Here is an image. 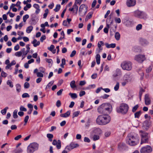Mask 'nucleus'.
I'll list each match as a JSON object with an SVG mask.
<instances>
[{
	"label": "nucleus",
	"mask_w": 153,
	"mask_h": 153,
	"mask_svg": "<svg viewBox=\"0 0 153 153\" xmlns=\"http://www.w3.org/2000/svg\"><path fill=\"white\" fill-rule=\"evenodd\" d=\"M112 108L111 105L108 103L102 104L97 108L98 112L100 114H104L109 113Z\"/></svg>",
	"instance_id": "nucleus-1"
},
{
	"label": "nucleus",
	"mask_w": 153,
	"mask_h": 153,
	"mask_svg": "<svg viewBox=\"0 0 153 153\" xmlns=\"http://www.w3.org/2000/svg\"><path fill=\"white\" fill-rule=\"evenodd\" d=\"M111 117L108 115L103 114L99 115L97 117L96 122L97 124L100 125H105L110 122Z\"/></svg>",
	"instance_id": "nucleus-2"
},
{
	"label": "nucleus",
	"mask_w": 153,
	"mask_h": 153,
	"mask_svg": "<svg viewBox=\"0 0 153 153\" xmlns=\"http://www.w3.org/2000/svg\"><path fill=\"white\" fill-rule=\"evenodd\" d=\"M139 138L137 136H135L132 133H130L128 135L126 139V142L129 145L134 146L139 143Z\"/></svg>",
	"instance_id": "nucleus-3"
},
{
	"label": "nucleus",
	"mask_w": 153,
	"mask_h": 153,
	"mask_svg": "<svg viewBox=\"0 0 153 153\" xmlns=\"http://www.w3.org/2000/svg\"><path fill=\"white\" fill-rule=\"evenodd\" d=\"M128 105L125 103L120 104L119 107L117 108V111L118 113H121L123 114H125L128 112Z\"/></svg>",
	"instance_id": "nucleus-4"
},
{
	"label": "nucleus",
	"mask_w": 153,
	"mask_h": 153,
	"mask_svg": "<svg viewBox=\"0 0 153 153\" xmlns=\"http://www.w3.org/2000/svg\"><path fill=\"white\" fill-rule=\"evenodd\" d=\"M140 136L141 137L140 144L148 143L149 138V134L142 130L140 131Z\"/></svg>",
	"instance_id": "nucleus-5"
},
{
	"label": "nucleus",
	"mask_w": 153,
	"mask_h": 153,
	"mask_svg": "<svg viewBox=\"0 0 153 153\" xmlns=\"http://www.w3.org/2000/svg\"><path fill=\"white\" fill-rule=\"evenodd\" d=\"M39 145L36 143H33L30 144L27 148L28 153H33L38 148Z\"/></svg>",
	"instance_id": "nucleus-6"
},
{
	"label": "nucleus",
	"mask_w": 153,
	"mask_h": 153,
	"mask_svg": "<svg viewBox=\"0 0 153 153\" xmlns=\"http://www.w3.org/2000/svg\"><path fill=\"white\" fill-rule=\"evenodd\" d=\"M131 63L130 62L124 61L121 64L123 69L127 71H130L131 69Z\"/></svg>",
	"instance_id": "nucleus-7"
},
{
	"label": "nucleus",
	"mask_w": 153,
	"mask_h": 153,
	"mask_svg": "<svg viewBox=\"0 0 153 153\" xmlns=\"http://www.w3.org/2000/svg\"><path fill=\"white\" fill-rule=\"evenodd\" d=\"M134 16L138 18L144 19L146 17L147 15L143 12L137 10L134 11Z\"/></svg>",
	"instance_id": "nucleus-8"
},
{
	"label": "nucleus",
	"mask_w": 153,
	"mask_h": 153,
	"mask_svg": "<svg viewBox=\"0 0 153 153\" xmlns=\"http://www.w3.org/2000/svg\"><path fill=\"white\" fill-rule=\"evenodd\" d=\"M152 151V147L149 145H146L141 148L140 150V153H150Z\"/></svg>",
	"instance_id": "nucleus-9"
},
{
	"label": "nucleus",
	"mask_w": 153,
	"mask_h": 153,
	"mask_svg": "<svg viewBox=\"0 0 153 153\" xmlns=\"http://www.w3.org/2000/svg\"><path fill=\"white\" fill-rule=\"evenodd\" d=\"M135 60L140 63H142L146 59L145 55H138L135 56Z\"/></svg>",
	"instance_id": "nucleus-10"
},
{
	"label": "nucleus",
	"mask_w": 153,
	"mask_h": 153,
	"mask_svg": "<svg viewBox=\"0 0 153 153\" xmlns=\"http://www.w3.org/2000/svg\"><path fill=\"white\" fill-rule=\"evenodd\" d=\"M136 3V0H127L126 5L128 7L133 6Z\"/></svg>",
	"instance_id": "nucleus-11"
},
{
	"label": "nucleus",
	"mask_w": 153,
	"mask_h": 153,
	"mask_svg": "<svg viewBox=\"0 0 153 153\" xmlns=\"http://www.w3.org/2000/svg\"><path fill=\"white\" fill-rule=\"evenodd\" d=\"M52 144L55 146L56 145V148L58 149H59L61 148V141L60 140H58L57 141L56 140H54Z\"/></svg>",
	"instance_id": "nucleus-12"
},
{
	"label": "nucleus",
	"mask_w": 153,
	"mask_h": 153,
	"mask_svg": "<svg viewBox=\"0 0 153 153\" xmlns=\"http://www.w3.org/2000/svg\"><path fill=\"white\" fill-rule=\"evenodd\" d=\"M150 125V123L147 120L144 121L143 123V125L142 126L143 128V129L145 130H147Z\"/></svg>",
	"instance_id": "nucleus-13"
},
{
	"label": "nucleus",
	"mask_w": 153,
	"mask_h": 153,
	"mask_svg": "<svg viewBox=\"0 0 153 153\" xmlns=\"http://www.w3.org/2000/svg\"><path fill=\"white\" fill-rule=\"evenodd\" d=\"M78 7L76 5V3H75L74 5H73V7L72 8H70L69 9V11H73V12H74L75 11V13L77 14V13Z\"/></svg>",
	"instance_id": "nucleus-14"
},
{
	"label": "nucleus",
	"mask_w": 153,
	"mask_h": 153,
	"mask_svg": "<svg viewBox=\"0 0 153 153\" xmlns=\"http://www.w3.org/2000/svg\"><path fill=\"white\" fill-rule=\"evenodd\" d=\"M118 148L120 151H122L126 149V146L124 143H120L118 145Z\"/></svg>",
	"instance_id": "nucleus-15"
},
{
	"label": "nucleus",
	"mask_w": 153,
	"mask_h": 153,
	"mask_svg": "<svg viewBox=\"0 0 153 153\" xmlns=\"http://www.w3.org/2000/svg\"><path fill=\"white\" fill-rule=\"evenodd\" d=\"M145 104L146 105H149L150 104V100L149 97V95L148 94H146L145 95Z\"/></svg>",
	"instance_id": "nucleus-16"
},
{
	"label": "nucleus",
	"mask_w": 153,
	"mask_h": 153,
	"mask_svg": "<svg viewBox=\"0 0 153 153\" xmlns=\"http://www.w3.org/2000/svg\"><path fill=\"white\" fill-rule=\"evenodd\" d=\"M105 45L107 48H114L116 47V44L115 43H112L109 44L108 43H105Z\"/></svg>",
	"instance_id": "nucleus-17"
},
{
	"label": "nucleus",
	"mask_w": 153,
	"mask_h": 153,
	"mask_svg": "<svg viewBox=\"0 0 153 153\" xmlns=\"http://www.w3.org/2000/svg\"><path fill=\"white\" fill-rule=\"evenodd\" d=\"M70 113V111H68L65 113L60 114V116L62 117H67L69 116Z\"/></svg>",
	"instance_id": "nucleus-18"
},
{
	"label": "nucleus",
	"mask_w": 153,
	"mask_h": 153,
	"mask_svg": "<svg viewBox=\"0 0 153 153\" xmlns=\"http://www.w3.org/2000/svg\"><path fill=\"white\" fill-rule=\"evenodd\" d=\"M85 5L84 4H82L79 8V14L81 16H83L82 14V10L85 7Z\"/></svg>",
	"instance_id": "nucleus-19"
},
{
	"label": "nucleus",
	"mask_w": 153,
	"mask_h": 153,
	"mask_svg": "<svg viewBox=\"0 0 153 153\" xmlns=\"http://www.w3.org/2000/svg\"><path fill=\"white\" fill-rule=\"evenodd\" d=\"M32 43L33 44L34 47H36L37 46L39 45L40 42L39 41H37L36 39H34L33 41L32 42Z\"/></svg>",
	"instance_id": "nucleus-20"
},
{
	"label": "nucleus",
	"mask_w": 153,
	"mask_h": 153,
	"mask_svg": "<svg viewBox=\"0 0 153 153\" xmlns=\"http://www.w3.org/2000/svg\"><path fill=\"white\" fill-rule=\"evenodd\" d=\"M127 78V77L125 76L124 78V81L121 82L122 85L123 86H125L128 82V80L126 78Z\"/></svg>",
	"instance_id": "nucleus-21"
},
{
	"label": "nucleus",
	"mask_w": 153,
	"mask_h": 153,
	"mask_svg": "<svg viewBox=\"0 0 153 153\" xmlns=\"http://www.w3.org/2000/svg\"><path fill=\"white\" fill-rule=\"evenodd\" d=\"M100 54H97L96 55V59L97 63V64L99 65L100 63Z\"/></svg>",
	"instance_id": "nucleus-22"
},
{
	"label": "nucleus",
	"mask_w": 153,
	"mask_h": 153,
	"mask_svg": "<svg viewBox=\"0 0 153 153\" xmlns=\"http://www.w3.org/2000/svg\"><path fill=\"white\" fill-rule=\"evenodd\" d=\"M75 83V81L74 80H73L70 82V85L72 89H74V88L76 87V85Z\"/></svg>",
	"instance_id": "nucleus-23"
},
{
	"label": "nucleus",
	"mask_w": 153,
	"mask_h": 153,
	"mask_svg": "<svg viewBox=\"0 0 153 153\" xmlns=\"http://www.w3.org/2000/svg\"><path fill=\"white\" fill-rule=\"evenodd\" d=\"M69 95L70 96L71 98L73 99H75L77 98V96L76 93H70Z\"/></svg>",
	"instance_id": "nucleus-24"
},
{
	"label": "nucleus",
	"mask_w": 153,
	"mask_h": 153,
	"mask_svg": "<svg viewBox=\"0 0 153 153\" xmlns=\"http://www.w3.org/2000/svg\"><path fill=\"white\" fill-rule=\"evenodd\" d=\"M70 145L72 148V149H74V148H76L78 146H79V145L77 143H74L73 142H71L70 144Z\"/></svg>",
	"instance_id": "nucleus-25"
},
{
	"label": "nucleus",
	"mask_w": 153,
	"mask_h": 153,
	"mask_svg": "<svg viewBox=\"0 0 153 153\" xmlns=\"http://www.w3.org/2000/svg\"><path fill=\"white\" fill-rule=\"evenodd\" d=\"M47 137L49 139V140L51 142L52 141V138L53 137V134H47Z\"/></svg>",
	"instance_id": "nucleus-26"
},
{
	"label": "nucleus",
	"mask_w": 153,
	"mask_h": 153,
	"mask_svg": "<svg viewBox=\"0 0 153 153\" xmlns=\"http://www.w3.org/2000/svg\"><path fill=\"white\" fill-rule=\"evenodd\" d=\"M115 37L117 40H119L120 38V35L118 32H116L115 34Z\"/></svg>",
	"instance_id": "nucleus-27"
},
{
	"label": "nucleus",
	"mask_w": 153,
	"mask_h": 153,
	"mask_svg": "<svg viewBox=\"0 0 153 153\" xmlns=\"http://www.w3.org/2000/svg\"><path fill=\"white\" fill-rule=\"evenodd\" d=\"M33 29V27L32 26H30L28 27L26 29V32L28 33H29L31 32Z\"/></svg>",
	"instance_id": "nucleus-28"
},
{
	"label": "nucleus",
	"mask_w": 153,
	"mask_h": 153,
	"mask_svg": "<svg viewBox=\"0 0 153 153\" xmlns=\"http://www.w3.org/2000/svg\"><path fill=\"white\" fill-rule=\"evenodd\" d=\"M141 113V111H138L134 114V117L136 118H139Z\"/></svg>",
	"instance_id": "nucleus-29"
},
{
	"label": "nucleus",
	"mask_w": 153,
	"mask_h": 153,
	"mask_svg": "<svg viewBox=\"0 0 153 153\" xmlns=\"http://www.w3.org/2000/svg\"><path fill=\"white\" fill-rule=\"evenodd\" d=\"M145 91L143 88H141L140 90L139 93V96L140 100H141V97L143 93Z\"/></svg>",
	"instance_id": "nucleus-30"
},
{
	"label": "nucleus",
	"mask_w": 153,
	"mask_h": 153,
	"mask_svg": "<svg viewBox=\"0 0 153 153\" xmlns=\"http://www.w3.org/2000/svg\"><path fill=\"white\" fill-rule=\"evenodd\" d=\"M17 109H16L13 112V118L15 119L17 118L18 117V116L17 115Z\"/></svg>",
	"instance_id": "nucleus-31"
},
{
	"label": "nucleus",
	"mask_w": 153,
	"mask_h": 153,
	"mask_svg": "<svg viewBox=\"0 0 153 153\" xmlns=\"http://www.w3.org/2000/svg\"><path fill=\"white\" fill-rule=\"evenodd\" d=\"M140 43L142 45L146 44L147 43V42L146 40L143 39H140Z\"/></svg>",
	"instance_id": "nucleus-32"
},
{
	"label": "nucleus",
	"mask_w": 153,
	"mask_h": 153,
	"mask_svg": "<svg viewBox=\"0 0 153 153\" xmlns=\"http://www.w3.org/2000/svg\"><path fill=\"white\" fill-rule=\"evenodd\" d=\"M8 109V107H6L3 109L2 110H1V113L3 115L5 114L6 113L7 110Z\"/></svg>",
	"instance_id": "nucleus-33"
},
{
	"label": "nucleus",
	"mask_w": 153,
	"mask_h": 153,
	"mask_svg": "<svg viewBox=\"0 0 153 153\" xmlns=\"http://www.w3.org/2000/svg\"><path fill=\"white\" fill-rule=\"evenodd\" d=\"M53 81H51L49 82L46 86V89L50 88L51 86L53 84Z\"/></svg>",
	"instance_id": "nucleus-34"
},
{
	"label": "nucleus",
	"mask_w": 153,
	"mask_h": 153,
	"mask_svg": "<svg viewBox=\"0 0 153 153\" xmlns=\"http://www.w3.org/2000/svg\"><path fill=\"white\" fill-rule=\"evenodd\" d=\"M60 8V4H57L55 8L54 9V10L56 12H57L59 10Z\"/></svg>",
	"instance_id": "nucleus-35"
},
{
	"label": "nucleus",
	"mask_w": 153,
	"mask_h": 153,
	"mask_svg": "<svg viewBox=\"0 0 153 153\" xmlns=\"http://www.w3.org/2000/svg\"><path fill=\"white\" fill-rule=\"evenodd\" d=\"M80 111H79L74 112L73 113L72 118H74L75 117H77Z\"/></svg>",
	"instance_id": "nucleus-36"
},
{
	"label": "nucleus",
	"mask_w": 153,
	"mask_h": 153,
	"mask_svg": "<svg viewBox=\"0 0 153 153\" xmlns=\"http://www.w3.org/2000/svg\"><path fill=\"white\" fill-rule=\"evenodd\" d=\"M16 89L17 91L19 92L20 91L21 86L19 84H18L16 85Z\"/></svg>",
	"instance_id": "nucleus-37"
},
{
	"label": "nucleus",
	"mask_w": 153,
	"mask_h": 153,
	"mask_svg": "<svg viewBox=\"0 0 153 153\" xmlns=\"http://www.w3.org/2000/svg\"><path fill=\"white\" fill-rule=\"evenodd\" d=\"M119 83L118 82H117L116 85H115L114 88V89L115 91H117L119 88Z\"/></svg>",
	"instance_id": "nucleus-38"
},
{
	"label": "nucleus",
	"mask_w": 153,
	"mask_h": 153,
	"mask_svg": "<svg viewBox=\"0 0 153 153\" xmlns=\"http://www.w3.org/2000/svg\"><path fill=\"white\" fill-rule=\"evenodd\" d=\"M139 107V105L138 104L136 105L132 108V112H134Z\"/></svg>",
	"instance_id": "nucleus-39"
},
{
	"label": "nucleus",
	"mask_w": 153,
	"mask_h": 153,
	"mask_svg": "<svg viewBox=\"0 0 153 153\" xmlns=\"http://www.w3.org/2000/svg\"><path fill=\"white\" fill-rule=\"evenodd\" d=\"M29 17V16L28 14H26L23 16V19L24 22H25L27 19Z\"/></svg>",
	"instance_id": "nucleus-40"
},
{
	"label": "nucleus",
	"mask_w": 153,
	"mask_h": 153,
	"mask_svg": "<svg viewBox=\"0 0 153 153\" xmlns=\"http://www.w3.org/2000/svg\"><path fill=\"white\" fill-rule=\"evenodd\" d=\"M142 27V25L141 24L138 25L136 27V29L137 30H139L141 29Z\"/></svg>",
	"instance_id": "nucleus-41"
},
{
	"label": "nucleus",
	"mask_w": 153,
	"mask_h": 153,
	"mask_svg": "<svg viewBox=\"0 0 153 153\" xmlns=\"http://www.w3.org/2000/svg\"><path fill=\"white\" fill-rule=\"evenodd\" d=\"M100 138V137L98 135H94L93 137V140L94 141L97 140Z\"/></svg>",
	"instance_id": "nucleus-42"
},
{
	"label": "nucleus",
	"mask_w": 153,
	"mask_h": 153,
	"mask_svg": "<svg viewBox=\"0 0 153 153\" xmlns=\"http://www.w3.org/2000/svg\"><path fill=\"white\" fill-rule=\"evenodd\" d=\"M152 68V66L150 65L146 69V72L147 73H149L151 71Z\"/></svg>",
	"instance_id": "nucleus-43"
},
{
	"label": "nucleus",
	"mask_w": 153,
	"mask_h": 153,
	"mask_svg": "<svg viewBox=\"0 0 153 153\" xmlns=\"http://www.w3.org/2000/svg\"><path fill=\"white\" fill-rule=\"evenodd\" d=\"M15 55L17 56L20 57L22 55V52L18 51L16 52L15 53Z\"/></svg>",
	"instance_id": "nucleus-44"
},
{
	"label": "nucleus",
	"mask_w": 153,
	"mask_h": 153,
	"mask_svg": "<svg viewBox=\"0 0 153 153\" xmlns=\"http://www.w3.org/2000/svg\"><path fill=\"white\" fill-rule=\"evenodd\" d=\"M91 122V120L90 119H88L87 121L85 124V126L87 127H89L90 126V123Z\"/></svg>",
	"instance_id": "nucleus-45"
},
{
	"label": "nucleus",
	"mask_w": 153,
	"mask_h": 153,
	"mask_svg": "<svg viewBox=\"0 0 153 153\" xmlns=\"http://www.w3.org/2000/svg\"><path fill=\"white\" fill-rule=\"evenodd\" d=\"M115 21L116 23H120L121 22V20L120 18L116 17L115 18Z\"/></svg>",
	"instance_id": "nucleus-46"
},
{
	"label": "nucleus",
	"mask_w": 153,
	"mask_h": 153,
	"mask_svg": "<svg viewBox=\"0 0 153 153\" xmlns=\"http://www.w3.org/2000/svg\"><path fill=\"white\" fill-rule=\"evenodd\" d=\"M139 74L141 76L140 79H142L144 76V73L142 71H140L139 72Z\"/></svg>",
	"instance_id": "nucleus-47"
},
{
	"label": "nucleus",
	"mask_w": 153,
	"mask_h": 153,
	"mask_svg": "<svg viewBox=\"0 0 153 153\" xmlns=\"http://www.w3.org/2000/svg\"><path fill=\"white\" fill-rule=\"evenodd\" d=\"M22 97L23 98L29 97L30 95L27 93H25L22 95Z\"/></svg>",
	"instance_id": "nucleus-48"
},
{
	"label": "nucleus",
	"mask_w": 153,
	"mask_h": 153,
	"mask_svg": "<svg viewBox=\"0 0 153 153\" xmlns=\"http://www.w3.org/2000/svg\"><path fill=\"white\" fill-rule=\"evenodd\" d=\"M7 84L9 85L11 88H12L13 87V85L12 84V82L10 80H8L7 81Z\"/></svg>",
	"instance_id": "nucleus-49"
},
{
	"label": "nucleus",
	"mask_w": 153,
	"mask_h": 153,
	"mask_svg": "<svg viewBox=\"0 0 153 153\" xmlns=\"http://www.w3.org/2000/svg\"><path fill=\"white\" fill-rule=\"evenodd\" d=\"M37 77H43V74L40 72H38L37 73Z\"/></svg>",
	"instance_id": "nucleus-50"
},
{
	"label": "nucleus",
	"mask_w": 153,
	"mask_h": 153,
	"mask_svg": "<svg viewBox=\"0 0 153 153\" xmlns=\"http://www.w3.org/2000/svg\"><path fill=\"white\" fill-rule=\"evenodd\" d=\"M55 47L53 45H51L50 47L48 48V49L51 51H52L53 50L54 48Z\"/></svg>",
	"instance_id": "nucleus-51"
},
{
	"label": "nucleus",
	"mask_w": 153,
	"mask_h": 153,
	"mask_svg": "<svg viewBox=\"0 0 153 153\" xmlns=\"http://www.w3.org/2000/svg\"><path fill=\"white\" fill-rule=\"evenodd\" d=\"M85 48H83L81 49L80 51V53L82 55H85Z\"/></svg>",
	"instance_id": "nucleus-52"
},
{
	"label": "nucleus",
	"mask_w": 153,
	"mask_h": 153,
	"mask_svg": "<svg viewBox=\"0 0 153 153\" xmlns=\"http://www.w3.org/2000/svg\"><path fill=\"white\" fill-rule=\"evenodd\" d=\"M24 86L25 88H28L30 87V84L29 83L27 82H25L24 84Z\"/></svg>",
	"instance_id": "nucleus-53"
},
{
	"label": "nucleus",
	"mask_w": 153,
	"mask_h": 153,
	"mask_svg": "<svg viewBox=\"0 0 153 153\" xmlns=\"http://www.w3.org/2000/svg\"><path fill=\"white\" fill-rule=\"evenodd\" d=\"M46 37L45 36V35H43L40 38V41L41 42H42L44 40L46 39Z\"/></svg>",
	"instance_id": "nucleus-54"
},
{
	"label": "nucleus",
	"mask_w": 153,
	"mask_h": 153,
	"mask_svg": "<svg viewBox=\"0 0 153 153\" xmlns=\"http://www.w3.org/2000/svg\"><path fill=\"white\" fill-rule=\"evenodd\" d=\"M29 117L28 115H27L25 117V119H24V122L25 123V124H24V125H25L26 124V123H27L28 120L29 119Z\"/></svg>",
	"instance_id": "nucleus-55"
},
{
	"label": "nucleus",
	"mask_w": 153,
	"mask_h": 153,
	"mask_svg": "<svg viewBox=\"0 0 153 153\" xmlns=\"http://www.w3.org/2000/svg\"><path fill=\"white\" fill-rule=\"evenodd\" d=\"M39 70L40 72H41L42 73H44L45 71V69L43 67H40L39 68Z\"/></svg>",
	"instance_id": "nucleus-56"
},
{
	"label": "nucleus",
	"mask_w": 153,
	"mask_h": 153,
	"mask_svg": "<svg viewBox=\"0 0 153 153\" xmlns=\"http://www.w3.org/2000/svg\"><path fill=\"white\" fill-rule=\"evenodd\" d=\"M20 110L21 111H26L27 109L22 106H21L20 108Z\"/></svg>",
	"instance_id": "nucleus-57"
},
{
	"label": "nucleus",
	"mask_w": 153,
	"mask_h": 153,
	"mask_svg": "<svg viewBox=\"0 0 153 153\" xmlns=\"http://www.w3.org/2000/svg\"><path fill=\"white\" fill-rule=\"evenodd\" d=\"M76 52L75 50H74L72 51L71 54H70V56L71 57H73L76 54Z\"/></svg>",
	"instance_id": "nucleus-58"
},
{
	"label": "nucleus",
	"mask_w": 153,
	"mask_h": 153,
	"mask_svg": "<svg viewBox=\"0 0 153 153\" xmlns=\"http://www.w3.org/2000/svg\"><path fill=\"white\" fill-rule=\"evenodd\" d=\"M1 76L3 77H5L7 75V74L5 72L2 71L1 74Z\"/></svg>",
	"instance_id": "nucleus-59"
},
{
	"label": "nucleus",
	"mask_w": 153,
	"mask_h": 153,
	"mask_svg": "<svg viewBox=\"0 0 153 153\" xmlns=\"http://www.w3.org/2000/svg\"><path fill=\"white\" fill-rule=\"evenodd\" d=\"M85 93L84 91H81L79 94V96L80 97H81L85 94Z\"/></svg>",
	"instance_id": "nucleus-60"
},
{
	"label": "nucleus",
	"mask_w": 153,
	"mask_h": 153,
	"mask_svg": "<svg viewBox=\"0 0 153 153\" xmlns=\"http://www.w3.org/2000/svg\"><path fill=\"white\" fill-rule=\"evenodd\" d=\"M61 105V102L59 100H58L56 102V106L57 107H59Z\"/></svg>",
	"instance_id": "nucleus-61"
},
{
	"label": "nucleus",
	"mask_w": 153,
	"mask_h": 153,
	"mask_svg": "<svg viewBox=\"0 0 153 153\" xmlns=\"http://www.w3.org/2000/svg\"><path fill=\"white\" fill-rule=\"evenodd\" d=\"M92 13H89L86 16V17H87L88 19H90L92 16Z\"/></svg>",
	"instance_id": "nucleus-62"
},
{
	"label": "nucleus",
	"mask_w": 153,
	"mask_h": 153,
	"mask_svg": "<svg viewBox=\"0 0 153 153\" xmlns=\"http://www.w3.org/2000/svg\"><path fill=\"white\" fill-rule=\"evenodd\" d=\"M22 135H19L14 138V140H18L19 139L22 137Z\"/></svg>",
	"instance_id": "nucleus-63"
},
{
	"label": "nucleus",
	"mask_w": 153,
	"mask_h": 153,
	"mask_svg": "<svg viewBox=\"0 0 153 153\" xmlns=\"http://www.w3.org/2000/svg\"><path fill=\"white\" fill-rule=\"evenodd\" d=\"M63 89H61L59 91L57 92V94L58 96H60L62 94V92L63 91Z\"/></svg>",
	"instance_id": "nucleus-64"
}]
</instances>
